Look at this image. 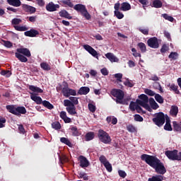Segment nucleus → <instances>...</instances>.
I'll return each instance as SVG.
<instances>
[{
	"instance_id": "23",
	"label": "nucleus",
	"mask_w": 181,
	"mask_h": 181,
	"mask_svg": "<svg viewBox=\"0 0 181 181\" xmlns=\"http://www.w3.org/2000/svg\"><path fill=\"white\" fill-rule=\"evenodd\" d=\"M16 112L17 113V115H16L17 117H19L21 114L25 115L27 112L26 108H25L23 106H18L16 109Z\"/></svg>"
},
{
	"instance_id": "4",
	"label": "nucleus",
	"mask_w": 181,
	"mask_h": 181,
	"mask_svg": "<svg viewBox=\"0 0 181 181\" xmlns=\"http://www.w3.org/2000/svg\"><path fill=\"white\" fill-rule=\"evenodd\" d=\"M74 9L76 11V12H79V13H81V15H82V16L86 18V19H87L88 21H89V19H91V16L87 11L86 6L78 4L74 6Z\"/></svg>"
},
{
	"instance_id": "17",
	"label": "nucleus",
	"mask_w": 181,
	"mask_h": 181,
	"mask_svg": "<svg viewBox=\"0 0 181 181\" xmlns=\"http://www.w3.org/2000/svg\"><path fill=\"white\" fill-rule=\"evenodd\" d=\"M30 94L31 100H33V101L36 103V104H38V105L43 104V100H42V98H40V96H37L36 93H34L30 92Z\"/></svg>"
},
{
	"instance_id": "59",
	"label": "nucleus",
	"mask_w": 181,
	"mask_h": 181,
	"mask_svg": "<svg viewBox=\"0 0 181 181\" xmlns=\"http://www.w3.org/2000/svg\"><path fill=\"white\" fill-rule=\"evenodd\" d=\"M118 173H119V176L120 177H122L123 179L127 177V173H125V171H124L122 170H119Z\"/></svg>"
},
{
	"instance_id": "10",
	"label": "nucleus",
	"mask_w": 181,
	"mask_h": 181,
	"mask_svg": "<svg viewBox=\"0 0 181 181\" xmlns=\"http://www.w3.org/2000/svg\"><path fill=\"white\" fill-rule=\"evenodd\" d=\"M62 93L64 97L69 98L70 95H77L76 90L69 88V84L66 83V86L62 88Z\"/></svg>"
},
{
	"instance_id": "41",
	"label": "nucleus",
	"mask_w": 181,
	"mask_h": 181,
	"mask_svg": "<svg viewBox=\"0 0 181 181\" xmlns=\"http://www.w3.org/2000/svg\"><path fill=\"white\" fill-rule=\"evenodd\" d=\"M179 57V54L177 52H172L168 55V59H171V60H177V58Z\"/></svg>"
},
{
	"instance_id": "63",
	"label": "nucleus",
	"mask_w": 181,
	"mask_h": 181,
	"mask_svg": "<svg viewBox=\"0 0 181 181\" xmlns=\"http://www.w3.org/2000/svg\"><path fill=\"white\" fill-rule=\"evenodd\" d=\"M136 107V104L135 103V102L132 101L129 104V109L131 110V111H135Z\"/></svg>"
},
{
	"instance_id": "47",
	"label": "nucleus",
	"mask_w": 181,
	"mask_h": 181,
	"mask_svg": "<svg viewBox=\"0 0 181 181\" xmlns=\"http://www.w3.org/2000/svg\"><path fill=\"white\" fill-rule=\"evenodd\" d=\"M103 165L105 166L107 172H112V165L110 163V161H108L107 163H105V164H103Z\"/></svg>"
},
{
	"instance_id": "34",
	"label": "nucleus",
	"mask_w": 181,
	"mask_h": 181,
	"mask_svg": "<svg viewBox=\"0 0 181 181\" xmlns=\"http://www.w3.org/2000/svg\"><path fill=\"white\" fill-rule=\"evenodd\" d=\"M71 131L72 132L73 136H80L81 134L78 131V129H77V127L74 126L71 128Z\"/></svg>"
},
{
	"instance_id": "54",
	"label": "nucleus",
	"mask_w": 181,
	"mask_h": 181,
	"mask_svg": "<svg viewBox=\"0 0 181 181\" xmlns=\"http://www.w3.org/2000/svg\"><path fill=\"white\" fill-rule=\"evenodd\" d=\"M88 107L90 112H95V110H97V108L95 107V105H94L93 103H89L88 105Z\"/></svg>"
},
{
	"instance_id": "21",
	"label": "nucleus",
	"mask_w": 181,
	"mask_h": 181,
	"mask_svg": "<svg viewBox=\"0 0 181 181\" xmlns=\"http://www.w3.org/2000/svg\"><path fill=\"white\" fill-rule=\"evenodd\" d=\"M23 9H24L25 12H29L30 13H35V12H36V8L35 7L28 4H23Z\"/></svg>"
},
{
	"instance_id": "8",
	"label": "nucleus",
	"mask_w": 181,
	"mask_h": 181,
	"mask_svg": "<svg viewBox=\"0 0 181 181\" xmlns=\"http://www.w3.org/2000/svg\"><path fill=\"white\" fill-rule=\"evenodd\" d=\"M177 152V150L166 151L165 155L170 160H181V151Z\"/></svg>"
},
{
	"instance_id": "35",
	"label": "nucleus",
	"mask_w": 181,
	"mask_h": 181,
	"mask_svg": "<svg viewBox=\"0 0 181 181\" xmlns=\"http://www.w3.org/2000/svg\"><path fill=\"white\" fill-rule=\"evenodd\" d=\"M42 105L48 110H53V108H54V106L47 100L42 101Z\"/></svg>"
},
{
	"instance_id": "45",
	"label": "nucleus",
	"mask_w": 181,
	"mask_h": 181,
	"mask_svg": "<svg viewBox=\"0 0 181 181\" xmlns=\"http://www.w3.org/2000/svg\"><path fill=\"white\" fill-rule=\"evenodd\" d=\"M52 127L54 129L59 130L62 129V124L59 122H54L52 124Z\"/></svg>"
},
{
	"instance_id": "38",
	"label": "nucleus",
	"mask_w": 181,
	"mask_h": 181,
	"mask_svg": "<svg viewBox=\"0 0 181 181\" xmlns=\"http://www.w3.org/2000/svg\"><path fill=\"white\" fill-rule=\"evenodd\" d=\"M138 47L140 49L141 53L146 52V45L144 42H139L137 45Z\"/></svg>"
},
{
	"instance_id": "27",
	"label": "nucleus",
	"mask_w": 181,
	"mask_h": 181,
	"mask_svg": "<svg viewBox=\"0 0 181 181\" xmlns=\"http://www.w3.org/2000/svg\"><path fill=\"white\" fill-rule=\"evenodd\" d=\"M6 108L8 112H11V114H13V115H16L18 114L16 112V107L13 105H8L6 106Z\"/></svg>"
},
{
	"instance_id": "50",
	"label": "nucleus",
	"mask_w": 181,
	"mask_h": 181,
	"mask_svg": "<svg viewBox=\"0 0 181 181\" xmlns=\"http://www.w3.org/2000/svg\"><path fill=\"white\" fill-rule=\"evenodd\" d=\"M1 76H6V77H11L12 76V72L9 70H3L1 71Z\"/></svg>"
},
{
	"instance_id": "48",
	"label": "nucleus",
	"mask_w": 181,
	"mask_h": 181,
	"mask_svg": "<svg viewBox=\"0 0 181 181\" xmlns=\"http://www.w3.org/2000/svg\"><path fill=\"white\" fill-rule=\"evenodd\" d=\"M69 100L73 105L76 106L78 105V98L76 97H69Z\"/></svg>"
},
{
	"instance_id": "32",
	"label": "nucleus",
	"mask_w": 181,
	"mask_h": 181,
	"mask_svg": "<svg viewBox=\"0 0 181 181\" xmlns=\"http://www.w3.org/2000/svg\"><path fill=\"white\" fill-rule=\"evenodd\" d=\"M148 181H163V175H158L153 176L151 178H148Z\"/></svg>"
},
{
	"instance_id": "20",
	"label": "nucleus",
	"mask_w": 181,
	"mask_h": 181,
	"mask_svg": "<svg viewBox=\"0 0 181 181\" xmlns=\"http://www.w3.org/2000/svg\"><path fill=\"white\" fill-rule=\"evenodd\" d=\"M90 93V88L87 86H82L79 88L78 94L79 95H87Z\"/></svg>"
},
{
	"instance_id": "18",
	"label": "nucleus",
	"mask_w": 181,
	"mask_h": 181,
	"mask_svg": "<svg viewBox=\"0 0 181 181\" xmlns=\"http://www.w3.org/2000/svg\"><path fill=\"white\" fill-rule=\"evenodd\" d=\"M105 56L108 59V60H110V62H111V63H118L119 62V59H118L117 57L111 52H107Z\"/></svg>"
},
{
	"instance_id": "24",
	"label": "nucleus",
	"mask_w": 181,
	"mask_h": 181,
	"mask_svg": "<svg viewBox=\"0 0 181 181\" xmlns=\"http://www.w3.org/2000/svg\"><path fill=\"white\" fill-rule=\"evenodd\" d=\"M120 11L123 12H127V11H131V4L128 2H123L121 4Z\"/></svg>"
},
{
	"instance_id": "58",
	"label": "nucleus",
	"mask_w": 181,
	"mask_h": 181,
	"mask_svg": "<svg viewBox=\"0 0 181 181\" xmlns=\"http://www.w3.org/2000/svg\"><path fill=\"white\" fill-rule=\"evenodd\" d=\"M139 32H141V33H143V35H149V29L148 28H139Z\"/></svg>"
},
{
	"instance_id": "33",
	"label": "nucleus",
	"mask_w": 181,
	"mask_h": 181,
	"mask_svg": "<svg viewBox=\"0 0 181 181\" xmlns=\"http://www.w3.org/2000/svg\"><path fill=\"white\" fill-rule=\"evenodd\" d=\"M60 142L64 144L65 145H67V146H69V148H71V146H73V144H71V141H70V140H69V139L66 137H62L60 139Z\"/></svg>"
},
{
	"instance_id": "28",
	"label": "nucleus",
	"mask_w": 181,
	"mask_h": 181,
	"mask_svg": "<svg viewBox=\"0 0 181 181\" xmlns=\"http://www.w3.org/2000/svg\"><path fill=\"white\" fill-rule=\"evenodd\" d=\"M173 127L175 132H181V122H177L176 121L173 122Z\"/></svg>"
},
{
	"instance_id": "12",
	"label": "nucleus",
	"mask_w": 181,
	"mask_h": 181,
	"mask_svg": "<svg viewBox=\"0 0 181 181\" xmlns=\"http://www.w3.org/2000/svg\"><path fill=\"white\" fill-rule=\"evenodd\" d=\"M45 8L48 12H56L58 9H60V5L54 4L53 1H51L46 5Z\"/></svg>"
},
{
	"instance_id": "5",
	"label": "nucleus",
	"mask_w": 181,
	"mask_h": 181,
	"mask_svg": "<svg viewBox=\"0 0 181 181\" xmlns=\"http://www.w3.org/2000/svg\"><path fill=\"white\" fill-rule=\"evenodd\" d=\"M139 98L140 100H137V104L139 105H141V107H143V108H145V110H147V111H152V109L151 108V106L148 104L149 102V99L148 98V96L145 94H141L139 96Z\"/></svg>"
},
{
	"instance_id": "30",
	"label": "nucleus",
	"mask_w": 181,
	"mask_h": 181,
	"mask_svg": "<svg viewBox=\"0 0 181 181\" xmlns=\"http://www.w3.org/2000/svg\"><path fill=\"white\" fill-rule=\"evenodd\" d=\"M163 6V4L160 0H154L153 1V3L151 4L152 8H162Z\"/></svg>"
},
{
	"instance_id": "55",
	"label": "nucleus",
	"mask_w": 181,
	"mask_h": 181,
	"mask_svg": "<svg viewBox=\"0 0 181 181\" xmlns=\"http://www.w3.org/2000/svg\"><path fill=\"white\" fill-rule=\"evenodd\" d=\"M20 23H22V20L21 18H13L11 21V24L13 25H19Z\"/></svg>"
},
{
	"instance_id": "46",
	"label": "nucleus",
	"mask_w": 181,
	"mask_h": 181,
	"mask_svg": "<svg viewBox=\"0 0 181 181\" xmlns=\"http://www.w3.org/2000/svg\"><path fill=\"white\" fill-rule=\"evenodd\" d=\"M144 93L145 94H147V95H150V97H153V95H156V93H155V92L151 89L148 88H146L144 90Z\"/></svg>"
},
{
	"instance_id": "9",
	"label": "nucleus",
	"mask_w": 181,
	"mask_h": 181,
	"mask_svg": "<svg viewBox=\"0 0 181 181\" xmlns=\"http://www.w3.org/2000/svg\"><path fill=\"white\" fill-rule=\"evenodd\" d=\"M64 107H66V110L69 115H76L77 111L76 110V106L72 104L71 101L67 99L64 100Z\"/></svg>"
},
{
	"instance_id": "19",
	"label": "nucleus",
	"mask_w": 181,
	"mask_h": 181,
	"mask_svg": "<svg viewBox=\"0 0 181 181\" xmlns=\"http://www.w3.org/2000/svg\"><path fill=\"white\" fill-rule=\"evenodd\" d=\"M167 87L169 88L170 91H173L175 94H180L179 91V86L175 83H169Z\"/></svg>"
},
{
	"instance_id": "16",
	"label": "nucleus",
	"mask_w": 181,
	"mask_h": 181,
	"mask_svg": "<svg viewBox=\"0 0 181 181\" xmlns=\"http://www.w3.org/2000/svg\"><path fill=\"white\" fill-rule=\"evenodd\" d=\"M25 36H27L28 37H36L37 35H39V31L35 29H30L28 31H25L24 33Z\"/></svg>"
},
{
	"instance_id": "25",
	"label": "nucleus",
	"mask_w": 181,
	"mask_h": 181,
	"mask_svg": "<svg viewBox=\"0 0 181 181\" xmlns=\"http://www.w3.org/2000/svg\"><path fill=\"white\" fill-rule=\"evenodd\" d=\"M179 112V107L176 105H173L170 110V114L172 117H177Z\"/></svg>"
},
{
	"instance_id": "31",
	"label": "nucleus",
	"mask_w": 181,
	"mask_h": 181,
	"mask_svg": "<svg viewBox=\"0 0 181 181\" xmlns=\"http://www.w3.org/2000/svg\"><path fill=\"white\" fill-rule=\"evenodd\" d=\"M149 104L153 110H158L159 108V105L157 104L153 98L149 99Z\"/></svg>"
},
{
	"instance_id": "42",
	"label": "nucleus",
	"mask_w": 181,
	"mask_h": 181,
	"mask_svg": "<svg viewBox=\"0 0 181 181\" xmlns=\"http://www.w3.org/2000/svg\"><path fill=\"white\" fill-rule=\"evenodd\" d=\"M59 162L63 165V163H67L69 162V158L67 156L62 155L59 156Z\"/></svg>"
},
{
	"instance_id": "51",
	"label": "nucleus",
	"mask_w": 181,
	"mask_h": 181,
	"mask_svg": "<svg viewBox=\"0 0 181 181\" xmlns=\"http://www.w3.org/2000/svg\"><path fill=\"white\" fill-rule=\"evenodd\" d=\"M99 160L100 163H102V165H105V163H107L109 162L108 160H107V158L103 155L100 156Z\"/></svg>"
},
{
	"instance_id": "61",
	"label": "nucleus",
	"mask_w": 181,
	"mask_h": 181,
	"mask_svg": "<svg viewBox=\"0 0 181 181\" xmlns=\"http://www.w3.org/2000/svg\"><path fill=\"white\" fill-rule=\"evenodd\" d=\"M115 78H117V81H119L120 83L121 81H122V74L121 73L115 74Z\"/></svg>"
},
{
	"instance_id": "49",
	"label": "nucleus",
	"mask_w": 181,
	"mask_h": 181,
	"mask_svg": "<svg viewBox=\"0 0 181 181\" xmlns=\"http://www.w3.org/2000/svg\"><path fill=\"white\" fill-rule=\"evenodd\" d=\"M162 16L166 21H169V22H173V21H175V18H173V17L168 15L167 13L162 14Z\"/></svg>"
},
{
	"instance_id": "11",
	"label": "nucleus",
	"mask_w": 181,
	"mask_h": 181,
	"mask_svg": "<svg viewBox=\"0 0 181 181\" xmlns=\"http://www.w3.org/2000/svg\"><path fill=\"white\" fill-rule=\"evenodd\" d=\"M147 45L151 49H158L159 47V40L156 37H151L147 40Z\"/></svg>"
},
{
	"instance_id": "1",
	"label": "nucleus",
	"mask_w": 181,
	"mask_h": 181,
	"mask_svg": "<svg viewBox=\"0 0 181 181\" xmlns=\"http://www.w3.org/2000/svg\"><path fill=\"white\" fill-rule=\"evenodd\" d=\"M141 160H144V162L151 166V168H153L158 175H163L166 173V168H165V165L156 156L143 154L141 156Z\"/></svg>"
},
{
	"instance_id": "57",
	"label": "nucleus",
	"mask_w": 181,
	"mask_h": 181,
	"mask_svg": "<svg viewBox=\"0 0 181 181\" xmlns=\"http://www.w3.org/2000/svg\"><path fill=\"white\" fill-rule=\"evenodd\" d=\"M164 129L165 131H173L170 123H165V124L164 125Z\"/></svg>"
},
{
	"instance_id": "53",
	"label": "nucleus",
	"mask_w": 181,
	"mask_h": 181,
	"mask_svg": "<svg viewBox=\"0 0 181 181\" xmlns=\"http://www.w3.org/2000/svg\"><path fill=\"white\" fill-rule=\"evenodd\" d=\"M134 121L136 122H142L144 121V117L140 115H134Z\"/></svg>"
},
{
	"instance_id": "3",
	"label": "nucleus",
	"mask_w": 181,
	"mask_h": 181,
	"mask_svg": "<svg viewBox=\"0 0 181 181\" xmlns=\"http://www.w3.org/2000/svg\"><path fill=\"white\" fill-rule=\"evenodd\" d=\"M98 137L100 142H103V144H105L106 145L111 144V141H112V139H111V136H110V134L103 129L98 130Z\"/></svg>"
},
{
	"instance_id": "62",
	"label": "nucleus",
	"mask_w": 181,
	"mask_h": 181,
	"mask_svg": "<svg viewBox=\"0 0 181 181\" xmlns=\"http://www.w3.org/2000/svg\"><path fill=\"white\" fill-rule=\"evenodd\" d=\"M163 34L165 37H166L169 42L172 40V37H170V33L169 32L164 30Z\"/></svg>"
},
{
	"instance_id": "7",
	"label": "nucleus",
	"mask_w": 181,
	"mask_h": 181,
	"mask_svg": "<svg viewBox=\"0 0 181 181\" xmlns=\"http://www.w3.org/2000/svg\"><path fill=\"white\" fill-rule=\"evenodd\" d=\"M110 94L117 98L116 103L117 104H122V100H124V97L125 95L122 90L114 88L111 90Z\"/></svg>"
},
{
	"instance_id": "29",
	"label": "nucleus",
	"mask_w": 181,
	"mask_h": 181,
	"mask_svg": "<svg viewBox=\"0 0 181 181\" xmlns=\"http://www.w3.org/2000/svg\"><path fill=\"white\" fill-rule=\"evenodd\" d=\"M60 2L65 8H67V6H69V8H74V4H72L71 0H61Z\"/></svg>"
},
{
	"instance_id": "44",
	"label": "nucleus",
	"mask_w": 181,
	"mask_h": 181,
	"mask_svg": "<svg viewBox=\"0 0 181 181\" xmlns=\"http://www.w3.org/2000/svg\"><path fill=\"white\" fill-rule=\"evenodd\" d=\"M2 45L5 46V47H8V49H11V47H13V44L11 42V41H6V40H2Z\"/></svg>"
},
{
	"instance_id": "13",
	"label": "nucleus",
	"mask_w": 181,
	"mask_h": 181,
	"mask_svg": "<svg viewBox=\"0 0 181 181\" xmlns=\"http://www.w3.org/2000/svg\"><path fill=\"white\" fill-rule=\"evenodd\" d=\"M81 168H88L90 162L84 156H79L78 158Z\"/></svg>"
},
{
	"instance_id": "39",
	"label": "nucleus",
	"mask_w": 181,
	"mask_h": 181,
	"mask_svg": "<svg viewBox=\"0 0 181 181\" xmlns=\"http://www.w3.org/2000/svg\"><path fill=\"white\" fill-rule=\"evenodd\" d=\"M14 29L18 32H25V30H28L29 28L26 26L14 25Z\"/></svg>"
},
{
	"instance_id": "60",
	"label": "nucleus",
	"mask_w": 181,
	"mask_h": 181,
	"mask_svg": "<svg viewBox=\"0 0 181 181\" xmlns=\"http://www.w3.org/2000/svg\"><path fill=\"white\" fill-rule=\"evenodd\" d=\"M168 50H169V46H167L165 44L163 45V46L160 49V52L162 53H166V52H168Z\"/></svg>"
},
{
	"instance_id": "52",
	"label": "nucleus",
	"mask_w": 181,
	"mask_h": 181,
	"mask_svg": "<svg viewBox=\"0 0 181 181\" xmlns=\"http://www.w3.org/2000/svg\"><path fill=\"white\" fill-rule=\"evenodd\" d=\"M127 129L129 132H136V128H135L132 124H129L127 127Z\"/></svg>"
},
{
	"instance_id": "15",
	"label": "nucleus",
	"mask_w": 181,
	"mask_h": 181,
	"mask_svg": "<svg viewBox=\"0 0 181 181\" xmlns=\"http://www.w3.org/2000/svg\"><path fill=\"white\" fill-rule=\"evenodd\" d=\"M59 16L61 18H64L65 19H69V21L73 19V16L67 11L66 9H62L59 12Z\"/></svg>"
},
{
	"instance_id": "56",
	"label": "nucleus",
	"mask_w": 181,
	"mask_h": 181,
	"mask_svg": "<svg viewBox=\"0 0 181 181\" xmlns=\"http://www.w3.org/2000/svg\"><path fill=\"white\" fill-rule=\"evenodd\" d=\"M115 16H116L117 19H122L124 18V13H121L119 11H115Z\"/></svg>"
},
{
	"instance_id": "64",
	"label": "nucleus",
	"mask_w": 181,
	"mask_h": 181,
	"mask_svg": "<svg viewBox=\"0 0 181 181\" xmlns=\"http://www.w3.org/2000/svg\"><path fill=\"white\" fill-rule=\"evenodd\" d=\"M135 108H136L135 110L136 112H138L139 114H141V112H143V114H145V112H144V110H142V107H141V106H139V105H136Z\"/></svg>"
},
{
	"instance_id": "22",
	"label": "nucleus",
	"mask_w": 181,
	"mask_h": 181,
	"mask_svg": "<svg viewBox=\"0 0 181 181\" xmlns=\"http://www.w3.org/2000/svg\"><path fill=\"white\" fill-rule=\"evenodd\" d=\"M28 88L30 91H33V93H37V94H39V93H43V89H42L37 86H35L33 85H30L28 86Z\"/></svg>"
},
{
	"instance_id": "26",
	"label": "nucleus",
	"mask_w": 181,
	"mask_h": 181,
	"mask_svg": "<svg viewBox=\"0 0 181 181\" xmlns=\"http://www.w3.org/2000/svg\"><path fill=\"white\" fill-rule=\"evenodd\" d=\"M8 4L11 5V6H16V8L22 5L21 0H7Z\"/></svg>"
},
{
	"instance_id": "37",
	"label": "nucleus",
	"mask_w": 181,
	"mask_h": 181,
	"mask_svg": "<svg viewBox=\"0 0 181 181\" xmlns=\"http://www.w3.org/2000/svg\"><path fill=\"white\" fill-rule=\"evenodd\" d=\"M94 136H95L94 132H89L85 136L86 141H93V139L94 138Z\"/></svg>"
},
{
	"instance_id": "2",
	"label": "nucleus",
	"mask_w": 181,
	"mask_h": 181,
	"mask_svg": "<svg viewBox=\"0 0 181 181\" xmlns=\"http://www.w3.org/2000/svg\"><path fill=\"white\" fill-rule=\"evenodd\" d=\"M31 56L30 50L28 48H18L16 52H15V57L21 61V63H26L28 62L27 57H30Z\"/></svg>"
},
{
	"instance_id": "43",
	"label": "nucleus",
	"mask_w": 181,
	"mask_h": 181,
	"mask_svg": "<svg viewBox=\"0 0 181 181\" xmlns=\"http://www.w3.org/2000/svg\"><path fill=\"white\" fill-rule=\"evenodd\" d=\"M124 84L126 87L132 88L134 86H135V83H134L132 81H130L129 79H127L126 81L124 82Z\"/></svg>"
},
{
	"instance_id": "36",
	"label": "nucleus",
	"mask_w": 181,
	"mask_h": 181,
	"mask_svg": "<svg viewBox=\"0 0 181 181\" xmlns=\"http://www.w3.org/2000/svg\"><path fill=\"white\" fill-rule=\"evenodd\" d=\"M40 67L42 69V70H45V71H49V70H52L50 65L46 62H42L40 64Z\"/></svg>"
},
{
	"instance_id": "14",
	"label": "nucleus",
	"mask_w": 181,
	"mask_h": 181,
	"mask_svg": "<svg viewBox=\"0 0 181 181\" xmlns=\"http://www.w3.org/2000/svg\"><path fill=\"white\" fill-rule=\"evenodd\" d=\"M83 49H85L86 52H89L91 56L95 57V59H98V52H97L96 50L93 48V47L88 45H84Z\"/></svg>"
},
{
	"instance_id": "40",
	"label": "nucleus",
	"mask_w": 181,
	"mask_h": 181,
	"mask_svg": "<svg viewBox=\"0 0 181 181\" xmlns=\"http://www.w3.org/2000/svg\"><path fill=\"white\" fill-rule=\"evenodd\" d=\"M155 100H156V101H157V103H159V104H163V103H164L163 98L158 93H156L155 95Z\"/></svg>"
},
{
	"instance_id": "6",
	"label": "nucleus",
	"mask_w": 181,
	"mask_h": 181,
	"mask_svg": "<svg viewBox=\"0 0 181 181\" xmlns=\"http://www.w3.org/2000/svg\"><path fill=\"white\" fill-rule=\"evenodd\" d=\"M152 121L157 127H163L165 124V113L162 112L156 113L155 117L153 118Z\"/></svg>"
}]
</instances>
